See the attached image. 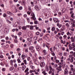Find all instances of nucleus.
Wrapping results in <instances>:
<instances>
[{
	"label": "nucleus",
	"instance_id": "nucleus-1",
	"mask_svg": "<svg viewBox=\"0 0 75 75\" xmlns=\"http://www.w3.org/2000/svg\"><path fill=\"white\" fill-rule=\"evenodd\" d=\"M26 57V55L25 54H23L21 56V58L23 60H24Z\"/></svg>",
	"mask_w": 75,
	"mask_h": 75
},
{
	"label": "nucleus",
	"instance_id": "nucleus-2",
	"mask_svg": "<svg viewBox=\"0 0 75 75\" xmlns=\"http://www.w3.org/2000/svg\"><path fill=\"white\" fill-rule=\"evenodd\" d=\"M45 64L44 62H41L40 64V67H42V68H43V67H44V66H45Z\"/></svg>",
	"mask_w": 75,
	"mask_h": 75
},
{
	"label": "nucleus",
	"instance_id": "nucleus-3",
	"mask_svg": "<svg viewBox=\"0 0 75 75\" xmlns=\"http://www.w3.org/2000/svg\"><path fill=\"white\" fill-rule=\"evenodd\" d=\"M70 21H69V23H75V20H74V19H73L71 18L70 19Z\"/></svg>",
	"mask_w": 75,
	"mask_h": 75
},
{
	"label": "nucleus",
	"instance_id": "nucleus-4",
	"mask_svg": "<svg viewBox=\"0 0 75 75\" xmlns=\"http://www.w3.org/2000/svg\"><path fill=\"white\" fill-rule=\"evenodd\" d=\"M7 13L8 14L10 15V16H14V14L10 11H8Z\"/></svg>",
	"mask_w": 75,
	"mask_h": 75
},
{
	"label": "nucleus",
	"instance_id": "nucleus-5",
	"mask_svg": "<svg viewBox=\"0 0 75 75\" xmlns=\"http://www.w3.org/2000/svg\"><path fill=\"white\" fill-rule=\"evenodd\" d=\"M64 74H68V70L67 69H64Z\"/></svg>",
	"mask_w": 75,
	"mask_h": 75
},
{
	"label": "nucleus",
	"instance_id": "nucleus-6",
	"mask_svg": "<svg viewBox=\"0 0 75 75\" xmlns=\"http://www.w3.org/2000/svg\"><path fill=\"white\" fill-rule=\"evenodd\" d=\"M36 50L37 51H39L40 49H41V48L40 47V46H37L36 47Z\"/></svg>",
	"mask_w": 75,
	"mask_h": 75
},
{
	"label": "nucleus",
	"instance_id": "nucleus-7",
	"mask_svg": "<svg viewBox=\"0 0 75 75\" xmlns=\"http://www.w3.org/2000/svg\"><path fill=\"white\" fill-rule=\"evenodd\" d=\"M69 50H72L73 48H74V47H72V46H71V44H69Z\"/></svg>",
	"mask_w": 75,
	"mask_h": 75
},
{
	"label": "nucleus",
	"instance_id": "nucleus-8",
	"mask_svg": "<svg viewBox=\"0 0 75 75\" xmlns=\"http://www.w3.org/2000/svg\"><path fill=\"white\" fill-rule=\"evenodd\" d=\"M34 63L35 64L37 65H39V64H40V63L38 60H36V61L34 62Z\"/></svg>",
	"mask_w": 75,
	"mask_h": 75
},
{
	"label": "nucleus",
	"instance_id": "nucleus-9",
	"mask_svg": "<svg viewBox=\"0 0 75 75\" xmlns=\"http://www.w3.org/2000/svg\"><path fill=\"white\" fill-rule=\"evenodd\" d=\"M35 8L37 10H39L40 9V8H39V7H38V6H37V5H36L35 6Z\"/></svg>",
	"mask_w": 75,
	"mask_h": 75
},
{
	"label": "nucleus",
	"instance_id": "nucleus-10",
	"mask_svg": "<svg viewBox=\"0 0 75 75\" xmlns=\"http://www.w3.org/2000/svg\"><path fill=\"white\" fill-rule=\"evenodd\" d=\"M29 49L30 51H32L34 49V47L33 46H30L29 47Z\"/></svg>",
	"mask_w": 75,
	"mask_h": 75
},
{
	"label": "nucleus",
	"instance_id": "nucleus-11",
	"mask_svg": "<svg viewBox=\"0 0 75 75\" xmlns=\"http://www.w3.org/2000/svg\"><path fill=\"white\" fill-rule=\"evenodd\" d=\"M56 69L59 71H62V69H61V68H60L58 67H56Z\"/></svg>",
	"mask_w": 75,
	"mask_h": 75
},
{
	"label": "nucleus",
	"instance_id": "nucleus-12",
	"mask_svg": "<svg viewBox=\"0 0 75 75\" xmlns=\"http://www.w3.org/2000/svg\"><path fill=\"white\" fill-rule=\"evenodd\" d=\"M74 57H72L71 58V59H70V61L71 63H72V62H74Z\"/></svg>",
	"mask_w": 75,
	"mask_h": 75
},
{
	"label": "nucleus",
	"instance_id": "nucleus-13",
	"mask_svg": "<svg viewBox=\"0 0 75 75\" xmlns=\"http://www.w3.org/2000/svg\"><path fill=\"white\" fill-rule=\"evenodd\" d=\"M33 61H34V62H35L36 61H37V59L36 57H33Z\"/></svg>",
	"mask_w": 75,
	"mask_h": 75
},
{
	"label": "nucleus",
	"instance_id": "nucleus-14",
	"mask_svg": "<svg viewBox=\"0 0 75 75\" xmlns=\"http://www.w3.org/2000/svg\"><path fill=\"white\" fill-rule=\"evenodd\" d=\"M40 2L42 4H45V1L40 0Z\"/></svg>",
	"mask_w": 75,
	"mask_h": 75
},
{
	"label": "nucleus",
	"instance_id": "nucleus-15",
	"mask_svg": "<svg viewBox=\"0 0 75 75\" xmlns=\"http://www.w3.org/2000/svg\"><path fill=\"white\" fill-rule=\"evenodd\" d=\"M27 29V27L25 26H24L22 27V30H25Z\"/></svg>",
	"mask_w": 75,
	"mask_h": 75
},
{
	"label": "nucleus",
	"instance_id": "nucleus-16",
	"mask_svg": "<svg viewBox=\"0 0 75 75\" xmlns=\"http://www.w3.org/2000/svg\"><path fill=\"white\" fill-rule=\"evenodd\" d=\"M17 61L18 62V63L19 64H20V63H21V61L20 60V59L19 58H18L17 59Z\"/></svg>",
	"mask_w": 75,
	"mask_h": 75
},
{
	"label": "nucleus",
	"instance_id": "nucleus-17",
	"mask_svg": "<svg viewBox=\"0 0 75 75\" xmlns=\"http://www.w3.org/2000/svg\"><path fill=\"white\" fill-rule=\"evenodd\" d=\"M74 13H72L71 15V17L74 19L75 18V17L74 16Z\"/></svg>",
	"mask_w": 75,
	"mask_h": 75
},
{
	"label": "nucleus",
	"instance_id": "nucleus-18",
	"mask_svg": "<svg viewBox=\"0 0 75 75\" xmlns=\"http://www.w3.org/2000/svg\"><path fill=\"white\" fill-rule=\"evenodd\" d=\"M65 25L67 27V28H69V24L68 23H67L65 24Z\"/></svg>",
	"mask_w": 75,
	"mask_h": 75
},
{
	"label": "nucleus",
	"instance_id": "nucleus-19",
	"mask_svg": "<svg viewBox=\"0 0 75 75\" xmlns=\"http://www.w3.org/2000/svg\"><path fill=\"white\" fill-rule=\"evenodd\" d=\"M31 18L33 19V20H34V21H35L36 20V18H35V16L31 17Z\"/></svg>",
	"mask_w": 75,
	"mask_h": 75
},
{
	"label": "nucleus",
	"instance_id": "nucleus-20",
	"mask_svg": "<svg viewBox=\"0 0 75 75\" xmlns=\"http://www.w3.org/2000/svg\"><path fill=\"white\" fill-rule=\"evenodd\" d=\"M26 68V66L25 65H24L22 66V70H24Z\"/></svg>",
	"mask_w": 75,
	"mask_h": 75
},
{
	"label": "nucleus",
	"instance_id": "nucleus-21",
	"mask_svg": "<svg viewBox=\"0 0 75 75\" xmlns=\"http://www.w3.org/2000/svg\"><path fill=\"white\" fill-rule=\"evenodd\" d=\"M51 30L52 31H55V28L54 27H52L51 29Z\"/></svg>",
	"mask_w": 75,
	"mask_h": 75
},
{
	"label": "nucleus",
	"instance_id": "nucleus-22",
	"mask_svg": "<svg viewBox=\"0 0 75 75\" xmlns=\"http://www.w3.org/2000/svg\"><path fill=\"white\" fill-rule=\"evenodd\" d=\"M30 16H32V17H35V14L33 12H32L30 15Z\"/></svg>",
	"mask_w": 75,
	"mask_h": 75
},
{
	"label": "nucleus",
	"instance_id": "nucleus-23",
	"mask_svg": "<svg viewBox=\"0 0 75 75\" xmlns=\"http://www.w3.org/2000/svg\"><path fill=\"white\" fill-rule=\"evenodd\" d=\"M65 11H66V9H65V8H63L62 11V13H65Z\"/></svg>",
	"mask_w": 75,
	"mask_h": 75
},
{
	"label": "nucleus",
	"instance_id": "nucleus-24",
	"mask_svg": "<svg viewBox=\"0 0 75 75\" xmlns=\"http://www.w3.org/2000/svg\"><path fill=\"white\" fill-rule=\"evenodd\" d=\"M34 23L35 24H38V22L37 21L35 20L34 21Z\"/></svg>",
	"mask_w": 75,
	"mask_h": 75
},
{
	"label": "nucleus",
	"instance_id": "nucleus-25",
	"mask_svg": "<svg viewBox=\"0 0 75 75\" xmlns=\"http://www.w3.org/2000/svg\"><path fill=\"white\" fill-rule=\"evenodd\" d=\"M71 46H72V47H73V48H74V47H75V43H73L72 44H71Z\"/></svg>",
	"mask_w": 75,
	"mask_h": 75
},
{
	"label": "nucleus",
	"instance_id": "nucleus-26",
	"mask_svg": "<svg viewBox=\"0 0 75 75\" xmlns=\"http://www.w3.org/2000/svg\"><path fill=\"white\" fill-rule=\"evenodd\" d=\"M23 62H24V64H25V65H27V60H23Z\"/></svg>",
	"mask_w": 75,
	"mask_h": 75
},
{
	"label": "nucleus",
	"instance_id": "nucleus-27",
	"mask_svg": "<svg viewBox=\"0 0 75 75\" xmlns=\"http://www.w3.org/2000/svg\"><path fill=\"white\" fill-rule=\"evenodd\" d=\"M10 71H13L14 69V67H12L11 68L9 69Z\"/></svg>",
	"mask_w": 75,
	"mask_h": 75
},
{
	"label": "nucleus",
	"instance_id": "nucleus-28",
	"mask_svg": "<svg viewBox=\"0 0 75 75\" xmlns=\"http://www.w3.org/2000/svg\"><path fill=\"white\" fill-rule=\"evenodd\" d=\"M35 71V70H34V72H35V74H36V75H38L39 74V73H38V72Z\"/></svg>",
	"mask_w": 75,
	"mask_h": 75
},
{
	"label": "nucleus",
	"instance_id": "nucleus-29",
	"mask_svg": "<svg viewBox=\"0 0 75 75\" xmlns=\"http://www.w3.org/2000/svg\"><path fill=\"white\" fill-rule=\"evenodd\" d=\"M75 24V23H74L73 22L71 23V25H72V26L74 27H75V24Z\"/></svg>",
	"mask_w": 75,
	"mask_h": 75
},
{
	"label": "nucleus",
	"instance_id": "nucleus-30",
	"mask_svg": "<svg viewBox=\"0 0 75 75\" xmlns=\"http://www.w3.org/2000/svg\"><path fill=\"white\" fill-rule=\"evenodd\" d=\"M31 13V11H30V12L29 11H28L27 12V13L28 14V15H30Z\"/></svg>",
	"mask_w": 75,
	"mask_h": 75
},
{
	"label": "nucleus",
	"instance_id": "nucleus-31",
	"mask_svg": "<svg viewBox=\"0 0 75 75\" xmlns=\"http://www.w3.org/2000/svg\"><path fill=\"white\" fill-rule=\"evenodd\" d=\"M30 4H31V6H32V7H33V6H34V2H33L31 1L30 2Z\"/></svg>",
	"mask_w": 75,
	"mask_h": 75
},
{
	"label": "nucleus",
	"instance_id": "nucleus-32",
	"mask_svg": "<svg viewBox=\"0 0 75 75\" xmlns=\"http://www.w3.org/2000/svg\"><path fill=\"white\" fill-rule=\"evenodd\" d=\"M28 70H29V69H28V68H27L25 70V73L27 72H28Z\"/></svg>",
	"mask_w": 75,
	"mask_h": 75
},
{
	"label": "nucleus",
	"instance_id": "nucleus-33",
	"mask_svg": "<svg viewBox=\"0 0 75 75\" xmlns=\"http://www.w3.org/2000/svg\"><path fill=\"white\" fill-rule=\"evenodd\" d=\"M44 35V33H40V37H42V36H43V35Z\"/></svg>",
	"mask_w": 75,
	"mask_h": 75
},
{
	"label": "nucleus",
	"instance_id": "nucleus-34",
	"mask_svg": "<svg viewBox=\"0 0 75 75\" xmlns=\"http://www.w3.org/2000/svg\"><path fill=\"white\" fill-rule=\"evenodd\" d=\"M70 70L71 71H73V72H74V68H71Z\"/></svg>",
	"mask_w": 75,
	"mask_h": 75
},
{
	"label": "nucleus",
	"instance_id": "nucleus-35",
	"mask_svg": "<svg viewBox=\"0 0 75 75\" xmlns=\"http://www.w3.org/2000/svg\"><path fill=\"white\" fill-rule=\"evenodd\" d=\"M54 68H57V67H58V64H54Z\"/></svg>",
	"mask_w": 75,
	"mask_h": 75
},
{
	"label": "nucleus",
	"instance_id": "nucleus-36",
	"mask_svg": "<svg viewBox=\"0 0 75 75\" xmlns=\"http://www.w3.org/2000/svg\"><path fill=\"white\" fill-rule=\"evenodd\" d=\"M34 28L33 27V26L31 25L30 26V30H33Z\"/></svg>",
	"mask_w": 75,
	"mask_h": 75
},
{
	"label": "nucleus",
	"instance_id": "nucleus-37",
	"mask_svg": "<svg viewBox=\"0 0 75 75\" xmlns=\"http://www.w3.org/2000/svg\"><path fill=\"white\" fill-rule=\"evenodd\" d=\"M6 21H7V23H10V24H11V21H10L8 20H7Z\"/></svg>",
	"mask_w": 75,
	"mask_h": 75
},
{
	"label": "nucleus",
	"instance_id": "nucleus-38",
	"mask_svg": "<svg viewBox=\"0 0 75 75\" xmlns=\"http://www.w3.org/2000/svg\"><path fill=\"white\" fill-rule=\"evenodd\" d=\"M33 39L34 40H37V36H35Z\"/></svg>",
	"mask_w": 75,
	"mask_h": 75
},
{
	"label": "nucleus",
	"instance_id": "nucleus-39",
	"mask_svg": "<svg viewBox=\"0 0 75 75\" xmlns=\"http://www.w3.org/2000/svg\"><path fill=\"white\" fill-rule=\"evenodd\" d=\"M42 73L44 74V75H47V73L45 72V71H44L42 72Z\"/></svg>",
	"mask_w": 75,
	"mask_h": 75
},
{
	"label": "nucleus",
	"instance_id": "nucleus-40",
	"mask_svg": "<svg viewBox=\"0 0 75 75\" xmlns=\"http://www.w3.org/2000/svg\"><path fill=\"white\" fill-rule=\"evenodd\" d=\"M30 37L31 39H32V38H33V34H30Z\"/></svg>",
	"mask_w": 75,
	"mask_h": 75
},
{
	"label": "nucleus",
	"instance_id": "nucleus-41",
	"mask_svg": "<svg viewBox=\"0 0 75 75\" xmlns=\"http://www.w3.org/2000/svg\"><path fill=\"white\" fill-rule=\"evenodd\" d=\"M49 67L50 70H52V67H51V65H49Z\"/></svg>",
	"mask_w": 75,
	"mask_h": 75
},
{
	"label": "nucleus",
	"instance_id": "nucleus-42",
	"mask_svg": "<svg viewBox=\"0 0 75 75\" xmlns=\"http://www.w3.org/2000/svg\"><path fill=\"white\" fill-rule=\"evenodd\" d=\"M14 67L15 68H17V63H15L14 64Z\"/></svg>",
	"mask_w": 75,
	"mask_h": 75
},
{
	"label": "nucleus",
	"instance_id": "nucleus-43",
	"mask_svg": "<svg viewBox=\"0 0 75 75\" xmlns=\"http://www.w3.org/2000/svg\"><path fill=\"white\" fill-rule=\"evenodd\" d=\"M3 16L4 17H6L7 16L6 14L5 13H4V14H3Z\"/></svg>",
	"mask_w": 75,
	"mask_h": 75
},
{
	"label": "nucleus",
	"instance_id": "nucleus-44",
	"mask_svg": "<svg viewBox=\"0 0 75 75\" xmlns=\"http://www.w3.org/2000/svg\"><path fill=\"white\" fill-rule=\"evenodd\" d=\"M28 52V48H26L25 50V52L26 53H27Z\"/></svg>",
	"mask_w": 75,
	"mask_h": 75
},
{
	"label": "nucleus",
	"instance_id": "nucleus-45",
	"mask_svg": "<svg viewBox=\"0 0 75 75\" xmlns=\"http://www.w3.org/2000/svg\"><path fill=\"white\" fill-rule=\"evenodd\" d=\"M19 9L20 10H22V9H23V7L22 6H20L19 7Z\"/></svg>",
	"mask_w": 75,
	"mask_h": 75
},
{
	"label": "nucleus",
	"instance_id": "nucleus-46",
	"mask_svg": "<svg viewBox=\"0 0 75 75\" xmlns=\"http://www.w3.org/2000/svg\"><path fill=\"white\" fill-rule=\"evenodd\" d=\"M10 47H11V48H13V47H14V45H13V44H11L10 45Z\"/></svg>",
	"mask_w": 75,
	"mask_h": 75
},
{
	"label": "nucleus",
	"instance_id": "nucleus-47",
	"mask_svg": "<svg viewBox=\"0 0 75 75\" xmlns=\"http://www.w3.org/2000/svg\"><path fill=\"white\" fill-rule=\"evenodd\" d=\"M69 58H71L72 57H72V54H70L69 55Z\"/></svg>",
	"mask_w": 75,
	"mask_h": 75
},
{
	"label": "nucleus",
	"instance_id": "nucleus-48",
	"mask_svg": "<svg viewBox=\"0 0 75 75\" xmlns=\"http://www.w3.org/2000/svg\"><path fill=\"white\" fill-rule=\"evenodd\" d=\"M54 22L55 23H58V22H59V21H58V19H56V20L55 21H54Z\"/></svg>",
	"mask_w": 75,
	"mask_h": 75
},
{
	"label": "nucleus",
	"instance_id": "nucleus-49",
	"mask_svg": "<svg viewBox=\"0 0 75 75\" xmlns=\"http://www.w3.org/2000/svg\"><path fill=\"white\" fill-rule=\"evenodd\" d=\"M32 61H33L32 60L30 61V65H31V64H33V62Z\"/></svg>",
	"mask_w": 75,
	"mask_h": 75
},
{
	"label": "nucleus",
	"instance_id": "nucleus-50",
	"mask_svg": "<svg viewBox=\"0 0 75 75\" xmlns=\"http://www.w3.org/2000/svg\"><path fill=\"white\" fill-rule=\"evenodd\" d=\"M56 63H59V60H58L57 59H56Z\"/></svg>",
	"mask_w": 75,
	"mask_h": 75
},
{
	"label": "nucleus",
	"instance_id": "nucleus-51",
	"mask_svg": "<svg viewBox=\"0 0 75 75\" xmlns=\"http://www.w3.org/2000/svg\"><path fill=\"white\" fill-rule=\"evenodd\" d=\"M2 70L3 72H4L6 70V69L5 68H3L2 69Z\"/></svg>",
	"mask_w": 75,
	"mask_h": 75
},
{
	"label": "nucleus",
	"instance_id": "nucleus-52",
	"mask_svg": "<svg viewBox=\"0 0 75 75\" xmlns=\"http://www.w3.org/2000/svg\"><path fill=\"white\" fill-rule=\"evenodd\" d=\"M26 19H27V21H30V18H29L28 17H27Z\"/></svg>",
	"mask_w": 75,
	"mask_h": 75
},
{
	"label": "nucleus",
	"instance_id": "nucleus-53",
	"mask_svg": "<svg viewBox=\"0 0 75 75\" xmlns=\"http://www.w3.org/2000/svg\"><path fill=\"white\" fill-rule=\"evenodd\" d=\"M43 52H44L45 54V55H46V54H47V53L46 52V50H43Z\"/></svg>",
	"mask_w": 75,
	"mask_h": 75
},
{
	"label": "nucleus",
	"instance_id": "nucleus-54",
	"mask_svg": "<svg viewBox=\"0 0 75 75\" xmlns=\"http://www.w3.org/2000/svg\"><path fill=\"white\" fill-rule=\"evenodd\" d=\"M4 58V56L3 55H0V58Z\"/></svg>",
	"mask_w": 75,
	"mask_h": 75
},
{
	"label": "nucleus",
	"instance_id": "nucleus-55",
	"mask_svg": "<svg viewBox=\"0 0 75 75\" xmlns=\"http://www.w3.org/2000/svg\"><path fill=\"white\" fill-rule=\"evenodd\" d=\"M70 10L71 11H73V10H74V8H70Z\"/></svg>",
	"mask_w": 75,
	"mask_h": 75
},
{
	"label": "nucleus",
	"instance_id": "nucleus-56",
	"mask_svg": "<svg viewBox=\"0 0 75 75\" xmlns=\"http://www.w3.org/2000/svg\"><path fill=\"white\" fill-rule=\"evenodd\" d=\"M64 23H69V20H65L64 21Z\"/></svg>",
	"mask_w": 75,
	"mask_h": 75
},
{
	"label": "nucleus",
	"instance_id": "nucleus-57",
	"mask_svg": "<svg viewBox=\"0 0 75 75\" xmlns=\"http://www.w3.org/2000/svg\"><path fill=\"white\" fill-rule=\"evenodd\" d=\"M36 35H40V33L38 32L36 33Z\"/></svg>",
	"mask_w": 75,
	"mask_h": 75
},
{
	"label": "nucleus",
	"instance_id": "nucleus-58",
	"mask_svg": "<svg viewBox=\"0 0 75 75\" xmlns=\"http://www.w3.org/2000/svg\"><path fill=\"white\" fill-rule=\"evenodd\" d=\"M70 67L71 68H73L74 67V66L73 65L71 64L70 65Z\"/></svg>",
	"mask_w": 75,
	"mask_h": 75
},
{
	"label": "nucleus",
	"instance_id": "nucleus-59",
	"mask_svg": "<svg viewBox=\"0 0 75 75\" xmlns=\"http://www.w3.org/2000/svg\"><path fill=\"white\" fill-rule=\"evenodd\" d=\"M30 38H27V40L28 41H30Z\"/></svg>",
	"mask_w": 75,
	"mask_h": 75
},
{
	"label": "nucleus",
	"instance_id": "nucleus-60",
	"mask_svg": "<svg viewBox=\"0 0 75 75\" xmlns=\"http://www.w3.org/2000/svg\"><path fill=\"white\" fill-rule=\"evenodd\" d=\"M46 46L47 48L48 49H49V48H50V46L47 45H45Z\"/></svg>",
	"mask_w": 75,
	"mask_h": 75
},
{
	"label": "nucleus",
	"instance_id": "nucleus-61",
	"mask_svg": "<svg viewBox=\"0 0 75 75\" xmlns=\"http://www.w3.org/2000/svg\"><path fill=\"white\" fill-rule=\"evenodd\" d=\"M51 64L52 66H54L55 64H54V63L52 62L51 63Z\"/></svg>",
	"mask_w": 75,
	"mask_h": 75
},
{
	"label": "nucleus",
	"instance_id": "nucleus-62",
	"mask_svg": "<svg viewBox=\"0 0 75 75\" xmlns=\"http://www.w3.org/2000/svg\"><path fill=\"white\" fill-rule=\"evenodd\" d=\"M18 35H21V32H19L18 33Z\"/></svg>",
	"mask_w": 75,
	"mask_h": 75
},
{
	"label": "nucleus",
	"instance_id": "nucleus-63",
	"mask_svg": "<svg viewBox=\"0 0 75 75\" xmlns=\"http://www.w3.org/2000/svg\"><path fill=\"white\" fill-rule=\"evenodd\" d=\"M17 16H21V13H18V14H17Z\"/></svg>",
	"mask_w": 75,
	"mask_h": 75
},
{
	"label": "nucleus",
	"instance_id": "nucleus-64",
	"mask_svg": "<svg viewBox=\"0 0 75 75\" xmlns=\"http://www.w3.org/2000/svg\"><path fill=\"white\" fill-rule=\"evenodd\" d=\"M75 39H73L71 41L72 42H75Z\"/></svg>",
	"mask_w": 75,
	"mask_h": 75
}]
</instances>
